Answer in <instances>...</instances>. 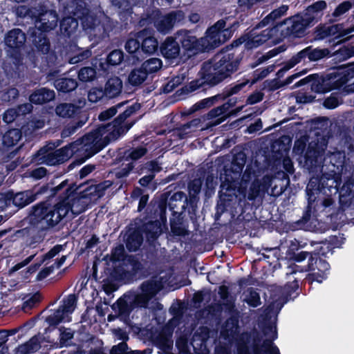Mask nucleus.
Masks as SVG:
<instances>
[{
	"mask_svg": "<svg viewBox=\"0 0 354 354\" xmlns=\"http://www.w3.org/2000/svg\"><path fill=\"white\" fill-rule=\"evenodd\" d=\"M133 165L132 162H129L125 165H122V167L116 172V176L118 178H123L129 174V173L133 169Z\"/></svg>",
	"mask_w": 354,
	"mask_h": 354,
	"instance_id": "0e129e2a",
	"label": "nucleus"
},
{
	"mask_svg": "<svg viewBox=\"0 0 354 354\" xmlns=\"http://www.w3.org/2000/svg\"><path fill=\"white\" fill-rule=\"evenodd\" d=\"M225 24L224 19L218 21L207 30L205 37L200 38V42L204 50L215 48L232 37L231 30L224 28Z\"/></svg>",
	"mask_w": 354,
	"mask_h": 354,
	"instance_id": "423d86ee",
	"label": "nucleus"
},
{
	"mask_svg": "<svg viewBox=\"0 0 354 354\" xmlns=\"http://www.w3.org/2000/svg\"><path fill=\"white\" fill-rule=\"evenodd\" d=\"M304 50H306V57L308 58L310 61H317L319 60L326 55V50H320V49H312L310 47H307L304 48Z\"/></svg>",
	"mask_w": 354,
	"mask_h": 354,
	"instance_id": "a18cd8bd",
	"label": "nucleus"
},
{
	"mask_svg": "<svg viewBox=\"0 0 354 354\" xmlns=\"http://www.w3.org/2000/svg\"><path fill=\"white\" fill-rule=\"evenodd\" d=\"M78 26L77 19L71 17H65L61 21L60 30L62 34L71 36L75 32Z\"/></svg>",
	"mask_w": 354,
	"mask_h": 354,
	"instance_id": "c85d7f7f",
	"label": "nucleus"
},
{
	"mask_svg": "<svg viewBox=\"0 0 354 354\" xmlns=\"http://www.w3.org/2000/svg\"><path fill=\"white\" fill-rule=\"evenodd\" d=\"M147 76V72L140 66L131 71L129 75L128 80L131 85H140L146 80Z\"/></svg>",
	"mask_w": 354,
	"mask_h": 354,
	"instance_id": "72a5a7b5",
	"label": "nucleus"
},
{
	"mask_svg": "<svg viewBox=\"0 0 354 354\" xmlns=\"http://www.w3.org/2000/svg\"><path fill=\"white\" fill-rule=\"evenodd\" d=\"M77 77L81 82H90L96 80L97 72L95 68L86 66L79 71Z\"/></svg>",
	"mask_w": 354,
	"mask_h": 354,
	"instance_id": "58836bf2",
	"label": "nucleus"
},
{
	"mask_svg": "<svg viewBox=\"0 0 354 354\" xmlns=\"http://www.w3.org/2000/svg\"><path fill=\"white\" fill-rule=\"evenodd\" d=\"M248 82V81H245L241 83L236 84L231 88L227 89L225 91V95L229 97L238 93L243 87L247 85Z\"/></svg>",
	"mask_w": 354,
	"mask_h": 354,
	"instance_id": "680f3d73",
	"label": "nucleus"
},
{
	"mask_svg": "<svg viewBox=\"0 0 354 354\" xmlns=\"http://www.w3.org/2000/svg\"><path fill=\"white\" fill-rule=\"evenodd\" d=\"M272 31L273 29L267 28L259 34L252 33L250 36L247 37V38L242 37L239 40L235 41L232 44V46H238L239 44L244 42L245 47L246 48L252 49L257 48L267 41L272 37Z\"/></svg>",
	"mask_w": 354,
	"mask_h": 354,
	"instance_id": "f8f14e48",
	"label": "nucleus"
},
{
	"mask_svg": "<svg viewBox=\"0 0 354 354\" xmlns=\"http://www.w3.org/2000/svg\"><path fill=\"white\" fill-rule=\"evenodd\" d=\"M147 152V149L144 147H138L130 152L129 156L131 159L136 160L143 156Z\"/></svg>",
	"mask_w": 354,
	"mask_h": 354,
	"instance_id": "338daca9",
	"label": "nucleus"
},
{
	"mask_svg": "<svg viewBox=\"0 0 354 354\" xmlns=\"http://www.w3.org/2000/svg\"><path fill=\"white\" fill-rule=\"evenodd\" d=\"M306 50H302L299 52L297 55L293 56L290 59H289L287 62L285 63L283 67L279 71L278 75L279 76L281 74L288 71L290 68H293L297 64L301 63L302 61H304L306 58Z\"/></svg>",
	"mask_w": 354,
	"mask_h": 354,
	"instance_id": "473e14b6",
	"label": "nucleus"
},
{
	"mask_svg": "<svg viewBox=\"0 0 354 354\" xmlns=\"http://www.w3.org/2000/svg\"><path fill=\"white\" fill-rule=\"evenodd\" d=\"M263 94L259 91H257L251 94L248 100L247 103L249 104H256L263 99Z\"/></svg>",
	"mask_w": 354,
	"mask_h": 354,
	"instance_id": "774afa93",
	"label": "nucleus"
},
{
	"mask_svg": "<svg viewBox=\"0 0 354 354\" xmlns=\"http://www.w3.org/2000/svg\"><path fill=\"white\" fill-rule=\"evenodd\" d=\"M187 204V196L182 192L174 193L169 199V205L171 209H184Z\"/></svg>",
	"mask_w": 354,
	"mask_h": 354,
	"instance_id": "7c9ffc66",
	"label": "nucleus"
},
{
	"mask_svg": "<svg viewBox=\"0 0 354 354\" xmlns=\"http://www.w3.org/2000/svg\"><path fill=\"white\" fill-rule=\"evenodd\" d=\"M124 59V53L120 50H114L107 56V62L112 66L119 65Z\"/></svg>",
	"mask_w": 354,
	"mask_h": 354,
	"instance_id": "de8ad7c7",
	"label": "nucleus"
},
{
	"mask_svg": "<svg viewBox=\"0 0 354 354\" xmlns=\"http://www.w3.org/2000/svg\"><path fill=\"white\" fill-rule=\"evenodd\" d=\"M124 104V102L119 103L115 106H111L109 109L101 112L98 115V119L101 121L107 120L113 115H115L118 109L121 108Z\"/></svg>",
	"mask_w": 354,
	"mask_h": 354,
	"instance_id": "8fccbe9b",
	"label": "nucleus"
},
{
	"mask_svg": "<svg viewBox=\"0 0 354 354\" xmlns=\"http://www.w3.org/2000/svg\"><path fill=\"white\" fill-rule=\"evenodd\" d=\"M172 333L170 326H165L158 336L156 337V344L164 352H168L173 346Z\"/></svg>",
	"mask_w": 354,
	"mask_h": 354,
	"instance_id": "b1692460",
	"label": "nucleus"
},
{
	"mask_svg": "<svg viewBox=\"0 0 354 354\" xmlns=\"http://www.w3.org/2000/svg\"><path fill=\"white\" fill-rule=\"evenodd\" d=\"M89 196L86 190L80 194L71 192L66 198L58 203V207L59 209H66V215L70 211L73 214L77 215L86 210L90 202Z\"/></svg>",
	"mask_w": 354,
	"mask_h": 354,
	"instance_id": "0eeeda50",
	"label": "nucleus"
},
{
	"mask_svg": "<svg viewBox=\"0 0 354 354\" xmlns=\"http://www.w3.org/2000/svg\"><path fill=\"white\" fill-rule=\"evenodd\" d=\"M26 41L25 34L19 28L10 30L5 37L6 44L10 48H20Z\"/></svg>",
	"mask_w": 354,
	"mask_h": 354,
	"instance_id": "4be33fe9",
	"label": "nucleus"
},
{
	"mask_svg": "<svg viewBox=\"0 0 354 354\" xmlns=\"http://www.w3.org/2000/svg\"><path fill=\"white\" fill-rule=\"evenodd\" d=\"M67 9L68 12L72 13L77 19H81L84 29L91 30L98 26L100 21L93 14L88 12L84 1L72 2Z\"/></svg>",
	"mask_w": 354,
	"mask_h": 354,
	"instance_id": "9d476101",
	"label": "nucleus"
},
{
	"mask_svg": "<svg viewBox=\"0 0 354 354\" xmlns=\"http://www.w3.org/2000/svg\"><path fill=\"white\" fill-rule=\"evenodd\" d=\"M58 17L55 11L47 10L39 15L35 21V27L44 32L54 29L57 24Z\"/></svg>",
	"mask_w": 354,
	"mask_h": 354,
	"instance_id": "a211bd4d",
	"label": "nucleus"
},
{
	"mask_svg": "<svg viewBox=\"0 0 354 354\" xmlns=\"http://www.w3.org/2000/svg\"><path fill=\"white\" fill-rule=\"evenodd\" d=\"M337 32L339 33V37H345L346 39H348L351 37V35L354 32V25L346 29H342L341 24L324 28L323 34L321 35V37H324L329 35L335 34Z\"/></svg>",
	"mask_w": 354,
	"mask_h": 354,
	"instance_id": "a878e982",
	"label": "nucleus"
},
{
	"mask_svg": "<svg viewBox=\"0 0 354 354\" xmlns=\"http://www.w3.org/2000/svg\"><path fill=\"white\" fill-rule=\"evenodd\" d=\"M226 117V119L228 118L227 113H226V106H219L208 112V113L205 115L206 120H213L216 118H222Z\"/></svg>",
	"mask_w": 354,
	"mask_h": 354,
	"instance_id": "49530a36",
	"label": "nucleus"
},
{
	"mask_svg": "<svg viewBox=\"0 0 354 354\" xmlns=\"http://www.w3.org/2000/svg\"><path fill=\"white\" fill-rule=\"evenodd\" d=\"M77 298L75 295H70L63 301L59 308L49 315L46 321L50 325H57L62 322H70L71 315L76 307Z\"/></svg>",
	"mask_w": 354,
	"mask_h": 354,
	"instance_id": "6e6552de",
	"label": "nucleus"
},
{
	"mask_svg": "<svg viewBox=\"0 0 354 354\" xmlns=\"http://www.w3.org/2000/svg\"><path fill=\"white\" fill-rule=\"evenodd\" d=\"M40 348L39 337L35 336L28 342L20 345L16 350L17 354H28L37 351Z\"/></svg>",
	"mask_w": 354,
	"mask_h": 354,
	"instance_id": "c756f323",
	"label": "nucleus"
},
{
	"mask_svg": "<svg viewBox=\"0 0 354 354\" xmlns=\"http://www.w3.org/2000/svg\"><path fill=\"white\" fill-rule=\"evenodd\" d=\"M261 193H264L261 187L260 181L255 180L250 187L248 194V199L250 201L254 200L260 195Z\"/></svg>",
	"mask_w": 354,
	"mask_h": 354,
	"instance_id": "3c124183",
	"label": "nucleus"
},
{
	"mask_svg": "<svg viewBox=\"0 0 354 354\" xmlns=\"http://www.w3.org/2000/svg\"><path fill=\"white\" fill-rule=\"evenodd\" d=\"M328 80L330 82L332 90L340 88L348 82V79L345 72H340L330 73Z\"/></svg>",
	"mask_w": 354,
	"mask_h": 354,
	"instance_id": "2f4dec72",
	"label": "nucleus"
},
{
	"mask_svg": "<svg viewBox=\"0 0 354 354\" xmlns=\"http://www.w3.org/2000/svg\"><path fill=\"white\" fill-rule=\"evenodd\" d=\"M84 124L83 121H78L76 122H71L64 127L62 132V136L63 138L69 137L74 134L77 129L81 128Z\"/></svg>",
	"mask_w": 354,
	"mask_h": 354,
	"instance_id": "09e8293b",
	"label": "nucleus"
},
{
	"mask_svg": "<svg viewBox=\"0 0 354 354\" xmlns=\"http://www.w3.org/2000/svg\"><path fill=\"white\" fill-rule=\"evenodd\" d=\"M162 66L161 59L158 58H151L142 64V69L147 72V75L157 72Z\"/></svg>",
	"mask_w": 354,
	"mask_h": 354,
	"instance_id": "a19ab883",
	"label": "nucleus"
},
{
	"mask_svg": "<svg viewBox=\"0 0 354 354\" xmlns=\"http://www.w3.org/2000/svg\"><path fill=\"white\" fill-rule=\"evenodd\" d=\"M138 39L129 38L124 46L126 50L129 53H139L138 50L140 47V41Z\"/></svg>",
	"mask_w": 354,
	"mask_h": 354,
	"instance_id": "5fc2aeb1",
	"label": "nucleus"
},
{
	"mask_svg": "<svg viewBox=\"0 0 354 354\" xmlns=\"http://www.w3.org/2000/svg\"><path fill=\"white\" fill-rule=\"evenodd\" d=\"M112 185L111 181L106 180L97 185H91L86 190L87 195L100 197L102 196L104 191Z\"/></svg>",
	"mask_w": 354,
	"mask_h": 354,
	"instance_id": "37998d69",
	"label": "nucleus"
},
{
	"mask_svg": "<svg viewBox=\"0 0 354 354\" xmlns=\"http://www.w3.org/2000/svg\"><path fill=\"white\" fill-rule=\"evenodd\" d=\"M139 39H142L141 49L146 54H152L156 52L158 46L157 39L149 34L147 30H143L136 34Z\"/></svg>",
	"mask_w": 354,
	"mask_h": 354,
	"instance_id": "aec40b11",
	"label": "nucleus"
},
{
	"mask_svg": "<svg viewBox=\"0 0 354 354\" xmlns=\"http://www.w3.org/2000/svg\"><path fill=\"white\" fill-rule=\"evenodd\" d=\"M351 7L352 4L350 1H344L335 8L333 13V16L335 17H339L348 11Z\"/></svg>",
	"mask_w": 354,
	"mask_h": 354,
	"instance_id": "6e6d98bb",
	"label": "nucleus"
},
{
	"mask_svg": "<svg viewBox=\"0 0 354 354\" xmlns=\"http://www.w3.org/2000/svg\"><path fill=\"white\" fill-rule=\"evenodd\" d=\"M21 138V133L14 129L7 131L3 136V144L8 147L16 145Z\"/></svg>",
	"mask_w": 354,
	"mask_h": 354,
	"instance_id": "f704fd0d",
	"label": "nucleus"
},
{
	"mask_svg": "<svg viewBox=\"0 0 354 354\" xmlns=\"http://www.w3.org/2000/svg\"><path fill=\"white\" fill-rule=\"evenodd\" d=\"M312 24L307 21V17L303 14L297 15L286 19L279 26H286V32L283 34L285 37L293 35L294 37H301Z\"/></svg>",
	"mask_w": 354,
	"mask_h": 354,
	"instance_id": "9b49d317",
	"label": "nucleus"
},
{
	"mask_svg": "<svg viewBox=\"0 0 354 354\" xmlns=\"http://www.w3.org/2000/svg\"><path fill=\"white\" fill-rule=\"evenodd\" d=\"M77 107L71 103H62L57 105L55 108L56 114L62 118H71L75 111Z\"/></svg>",
	"mask_w": 354,
	"mask_h": 354,
	"instance_id": "4c0bfd02",
	"label": "nucleus"
},
{
	"mask_svg": "<svg viewBox=\"0 0 354 354\" xmlns=\"http://www.w3.org/2000/svg\"><path fill=\"white\" fill-rule=\"evenodd\" d=\"M91 55V52L89 50H84L80 52L79 54L73 56L69 60V63L75 64L80 62L86 59H88Z\"/></svg>",
	"mask_w": 354,
	"mask_h": 354,
	"instance_id": "4d7b16f0",
	"label": "nucleus"
},
{
	"mask_svg": "<svg viewBox=\"0 0 354 354\" xmlns=\"http://www.w3.org/2000/svg\"><path fill=\"white\" fill-rule=\"evenodd\" d=\"M136 110L135 106L128 107L112 123L100 126L85 135L81 140L71 143L75 153H79L80 156H84L81 162L98 153L111 141L117 140L127 132L133 122L127 121V119L135 113Z\"/></svg>",
	"mask_w": 354,
	"mask_h": 354,
	"instance_id": "f257e3e1",
	"label": "nucleus"
},
{
	"mask_svg": "<svg viewBox=\"0 0 354 354\" xmlns=\"http://www.w3.org/2000/svg\"><path fill=\"white\" fill-rule=\"evenodd\" d=\"M326 149V144L319 145L310 142L306 153V163L310 167L319 166L323 161V156Z\"/></svg>",
	"mask_w": 354,
	"mask_h": 354,
	"instance_id": "ddd939ff",
	"label": "nucleus"
},
{
	"mask_svg": "<svg viewBox=\"0 0 354 354\" xmlns=\"http://www.w3.org/2000/svg\"><path fill=\"white\" fill-rule=\"evenodd\" d=\"M75 153L71 144L61 149L47 152L44 149L39 151V160L48 165L62 164L68 160Z\"/></svg>",
	"mask_w": 354,
	"mask_h": 354,
	"instance_id": "1a4fd4ad",
	"label": "nucleus"
},
{
	"mask_svg": "<svg viewBox=\"0 0 354 354\" xmlns=\"http://www.w3.org/2000/svg\"><path fill=\"white\" fill-rule=\"evenodd\" d=\"M123 88L122 80L117 76L109 77L104 86V91L106 95V99L111 100L119 96Z\"/></svg>",
	"mask_w": 354,
	"mask_h": 354,
	"instance_id": "6ab92c4d",
	"label": "nucleus"
},
{
	"mask_svg": "<svg viewBox=\"0 0 354 354\" xmlns=\"http://www.w3.org/2000/svg\"><path fill=\"white\" fill-rule=\"evenodd\" d=\"M240 158L236 157L232 162L230 169H225L224 172L221 174L220 180L221 182L222 192H232V194L228 195L236 194L238 192L242 194L243 198L246 197V187L248 182L251 180V172L246 169L243 173L241 180V174L245 160L243 155H239Z\"/></svg>",
	"mask_w": 354,
	"mask_h": 354,
	"instance_id": "20e7f679",
	"label": "nucleus"
},
{
	"mask_svg": "<svg viewBox=\"0 0 354 354\" xmlns=\"http://www.w3.org/2000/svg\"><path fill=\"white\" fill-rule=\"evenodd\" d=\"M327 3L325 1H318L309 6L304 15L307 17V21H310L313 24L317 22L322 16L323 11L326 8Z\"/></svg>",
	"mask_w": 354,
	"mask_h": 354,
	"instance_id": "412c9836",
	"label": "nucleus"
},
{
	"mask_svg": "<svg viewBox=\"0 0 354 354\" xmlns=\"http://www.w3.org/2000/svg\"><path fill=\"white\" fill-rule=\"evenodd\" d=\"M55 93L54 91L42 88L35 91L29 97V100L32 103L41 104L50 102L55 99Z\"/></svg>",
	"mask_w": 354,
	"mask_h": 354,
	"instance_id": "393cba45",
	"label": "nucleus"
},
{
	"mask_svg": "<svg viewBox=\"0 0 354 354\" xmlns=\"http://www.w3.org/2000/svg\"><path fill=\"white\" fill-rule=\"evenodd\" d=\"M18 115L19 113L16 109H10L3 113V120L6 123H10L13 122Z\"/></svg>",
	"mask_w": 354,
	"mask_h": 354,
	"instance_id": "bf43d9fd",
	"label": "nucleus"
},
{
	"mask_svg": "<svg viewBox=\"0 0 354 354\" xmlns=\"http://www.w3.org/2000/svg\"><path fill=\"white\" fill-rule=\"evenodd\" d=\"M183 18L180 11L171 12L165 15L158 16L154 25L159 32L167 33L170 31L178 21Z\"/></svg>",
	"mask_w": 354,
	"mask_h": 354,
	"instance_id": "4468645a",
	"label": "nucleus"
},
{
	"mask_svg": "<svg viewBox=\"0 0 354 354\" xmlns=\"http://www.w3.org/2000/svg\"><path fill=\"white\" fill-rule=\"evenodd\" d=\"M88 100L91 102H97L106 99V95L103 88L100 87H93L88 92Z\"/></svg>",
	"mask_w": 354,
	"mask_h": 354,
	"instance_id": "c03bdc74",
	"label": "nucleus"
},
{
	"mask_svg": "<svg viewBox=\"0 0 354 354\" xmlns=\"http://www.w3.org/2000/svg\"><path fill=\"white\" fill-rule=\"evenodd\" d=\"M171 231L175 236H185L187 234L185 226L175 221L171 223Z\"/></svg>",
	"mask_w": 354,
	"mask_h": 354,
	"instance_id": "864d4df0",
	"label": "nucleus"
},
{
	"mask_svg": "<svg viewBox=\"0 0 354 354\" xmlns=\"http://www.w3.org/2000/svg\"><path fill=\"white\" fill-rule=\"evenodd\" d=\"M54 86L57 91L66 93L75 90L77 86V82L73 78H59L55 81Z\"/></svg>",
	"mask_w": 354,
	"mask_h": 354,
	"instance_id": "cd10ccee",
	"label": "nucleus"
},
{
	"mask_svg": "<svg viewBox=\"0 0 354 354\" xmlns=\"http://www.w3.org/2000/svg\"><path fill=\"white\" fill-rule=\"evenodd\" d=\"M310 82H312L311 90L314 92L326 93L331 91L330 82H328V78H319L317 75H309L301 80L294 85V87L304 85Z\"/></svg>",
	"mask_w": 354,
	"mask_h": 354,
	"instance_id": "2eb2a0df",
	"label": "nucleus"
},
{
	"mask_svg": "<svg viewBox=\"0 0 354 354\" xmlns=\"http://www.w3.org/2000/svg\"><path fill=\"white\" fill-rule=\"evenodd\" d=\"M216 100V97H208L203 99L201 100L200 102L196 103L192 107V111H197L200 109H205L207 107H209L212 106Z\"/></svg>",
	"mask_w": 354,
	"mask_h": 354,
	"instance_id": "603ef678",
	"label": "nucleus"
},
{
	"mask_svg": "<svg viewBox=\"0 0 354 354\" xmlns=\"http://www.w3.org/2000/svg\"><path fill=\"white\" fill-rule=\"evenodd\" d=\"M45 192L46 188L41 187L36 192L27 190L17 193L15 195L10 194L11 201L15 206L18 207H23L35 201L37 198L38 195L41 194Z\"/></svg>",
	"mask_w": 354,
	"mask_h": 354,
	"instance_id": "dca6fc26",
	"label": "nucleus"
},
{
	"mask_svg": "<svg viewBox=\"0 0 354 354\" xmlns=\"http://www.w3.org/2000/svg\"><path fill=\"white\" fill-rule=\"evenodd\" d=\"M242 58L241 53L234 50L218 55L211 61L205 62L201 69L204 82L210 85L220 83L237 71Z\"/></svg>",
	"mask_w": 354,
	"mask_h": 354,
	"instance_id": "f03ea898",
	"label": "nucleus"
},
{
	"mask_svg": "<svg viewBox=\"0 0 354 354\" xmlns=\"http://www.w3.org/2000/svg\"><path fill=\"white\" fill-rule=\"evenodd\" d=\"M40 301V295L38 293L34 294L33 295L29 297L24 303L23 308L26 310V308L30 309L32 308L36 304H37Z\"/></svg>",
	"mask_w": 354,
	"mask_h": 354,
	"instance_id": "13d9d810",
	"label": "nucleus"
},
{
	"mask_svg": "<svg viewBox=\"0 0 354 354\" xmlns=\"http://www.w3.org/2000/svg\"><path fill=\"white\" fill-rule=\"evenodd\" d=\"M309 255H310V263H309V269L310 270H315V268H313V261L315 260V259L312 257V255L307 252H301L299 253H298L297 254L295 255V259L298 261V262H300V261H304V259H306Z\"/></svg>",
	"mask_w": 354,
	"mask_h": 354,
	"instance_id": "e2e57ef3",
	"label": "nucleus"
},
{
	"mask_svg": "<svg viewBox=\"0 0 354 354\" xmlns=\"http://www.w3.org/2000/svg\"><path fill=\"white\" fill-rule=\"evenodd\" d=\"M142 241L141 233L139 231H134L127 238L126 246L130 251H136L140 247Z\"/></svg>",
	"mask_w": 354,
	"mask_h": 354,
	"instance_id": "e433bc0d",
	"label": "nucleus"
},
{
	"mask_svg": "<svg viewBox=\"0 0 354 354\" xmlns=\"http://www.w3.org/2000/svg\"><path fill=\"white\" fill-rule=\"evenodd\" d=\"M161 53L164 57L168 59H174L179 55L180 46L177 39L173 37H167L162 44Z\"/></svg>",
	"mask_w": 354,
	"mask_h": 354,
	"instance_id": "5701e85b",
	"label": "nucleus"
},
{
	"mask_svg": "<svg viewBox=\"0 0 354 354\" xmlns=\"http://www.w3.org/2000/svg\"><path fill=\"white\" fill-rule=\"evenodd\" d=\"M59 342L57 344V348L68 346L71 344V341L73 338L74 333L70 328L64 327L59 328Z\"/></svg>",
	"mask_w": 354,
	"mask_h": 354,
	"instance_id": "79ce46f5",
	"label": "nucleus"
},
{
	"mask_svg": "<svg viewBox=\"0 0 354 354\" xmlns=\"http://www.w3.org/2000/svg\"><path fill=\"white\" fill-rule=\"evenodd\" d=\"M124 248L122 245L115 247L111 252V260L113 261H120L123 259Z\"/></svg>",
	"mask_w": 354,
	"mask_h": 354,
	"instance_id": "052dcab7",
	"label": "nucleus"
},
{
	"mask_svg": "<svg viewBox=\"0 0 354 354\" xmlns=\"http://www.w3.org/2000/svg\"><path fill=\"white\" fill-rule=\"evenodd\" d=\"M288 10V6L286 5L281 6L278 8L272 10L269 15L265 17L263 20L257 25L258 28L264 27L273 23L275 20L284 16Z\"/></svg>",
	"mask_w": 354,
	"mask_h": 354,
	"instance_id": "bb28decb",
	"label": "nucleus"
},
{
	"mask_svg": "<svg viewBox=\"0 0 354 354\" xmlns=\"http://www.w3.org/2000/svg\"><path fill=\"white\" fill-rule=\"evenodd\" d=\"M176 39L182 44L185 50H196L204 51L201 46L200 39H197L191 32L187 30H180L176 35Z\"/></svg>",
	"mask_w": 354,
	"mask_h": 354,
	"instance_id": "f3484780",
	"label": "nucleus"
},
{
	"mask_svg": "<svg viewBox=\"0 0 354 354\" xmlns=\"http://www.w3.org/2000/svg\"><path fill=\"white\" fill-rule=\"evenodd\" d=\"M202 186V181L201 179H194L189 185V189L193 194H197L200 192Z\"/></svg>",
	"mask_w": 354,
	"mask_h": 354,
	"instance_id": "69168bd1",
	"label": "nucleus"
},
{
	"mask_svg": "<svg viewBox=\"0 0 354 354\" xmlns=\"http://www.w3.org/2000/svg\"><path fill=\"white\" fill-rule=\"evenodd\" d=\"M66 209H59L58 203L51 206L47 202L39 203L31 207L28 222L39 230H44L58 224L66 216Z\"/></svg>",
	"mask_w": 354,
	"mask_h": 354,
	"instance_id": "39448f33",
	"label": "nucleus"
},
{
	"mask_svg": "<svg viewBox=\"0 0 354 354\" xmlns=\"http://www.w3.org/2000/svg\"><path fill=\"white\" fill-rule=\"evenodd\" d=\"M162 288V283L158 277L144 282L141 286V292L138 294L125 295L119 299L113 306L120 315H128L136 307H145Z\"/></svg>",
	"mask_w": 354,
	"mask_h": 354,
	"instance_id": "7ed1b4c3",
	"label": "nucleus"
},
{
	"mask_svg": "<svg viewBox=\"0 0 354 354\" xmlns=\"http://www.w3.org/2000/svg\"><path fill=\"white\" fill-rule=\"evenodd\" d=\"M144 230L149 240L156 239L161 233L160 222L153 221L147 223L144 227Z\"/></svg>",
	"mask_w": 354,
	"mask_h": 354,
	"instance_id": "ea45409f",
	"label": "nucleus"
},
{
	"mask_svg": "<svg viewBox=\"0 0 354 354\" xmlns=\"http://www.w3.org/2000/svg\"><path fill=\"white\" fill-rule=\"evenodd\" d=\"M243 301L251 307L255 308L261 304L259 292L253 288H248L246 290L243 292Z\"/></svg>",
	"mask_w": 354,
	"mask_h": 354,
	"instance_id": "c9c22d12",
	"label": "nucleus"
}]
</instances>
